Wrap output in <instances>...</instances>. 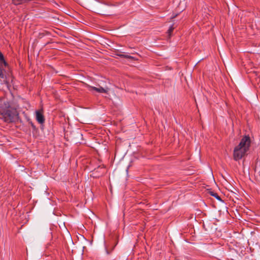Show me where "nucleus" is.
Segmentation results:
<instances>
[{"label":"nucleus","mask_w":260,"mask_h":260,"mask_svg":"<svg viewBox=\"0 0 260 260\" xmlns=\"http://www.w3.org/2000/svg\"><path fill=\"white\" fill-rule=\"evenodd\" d=\"M175 29V27L174 26V25H172L168 29L167 33L168 34V36L169 37H171L172 32L173 31L174 29Z\"/></svg>","instance_id":"nucleus-11"},{"label":"nucleus","mask_w":260,"mask_h":260,"mask_svg":"<svg viewBox=\"0 0 260 260\" xmlns=\"http://www.w3.org/2000/svg\"><path fill=\"white\" fill-rule=\"evenodd\" d=\"M210 194L214 197H215L216 199H217L219 201H221V198L218 195V194L216 192H214L213 191H210Z\"/></svg>","instance_id":"nucleus-10"},{"label":"nucleus","mask_w":260,"mask_h":260,"mask_svg":"<svg viewBox=\"0 0 260 260\" xmlns=\"http://www.w3.org/2000/svg\"><path fill=\"white\" fill-rule=\"evenodd\" d=\"M36 119L37 121L40 124H43L44 123L45 118L42 111H36Z\"/></svg>","instance_id":"nucleus-7"},{"label":"nucleus","mask_w":260,"mask_h":260,"mask_svg":"<svg viewBox=\"0 0 260 260\" xmlns=\"http://www.w3.org/2000/svg\"><path fill=\"white\" fill-rule=\"evenodd\" d=\"M251 140L249 136H245L241 140L238 145L239 147L245 148L248 150L250 146Z\"/></svg>","instance_id":"nucleus-4"},{"label":"nucleus","mask_w":260,"mask_h":260,"mask_svg":"<svg viewBox=\"0 0 260 260\" xmlns=\"http://www.w3.org/2000/svg\"><path fill=\"white\" fill-rule=\"evenodd\" d=\"M117 243L110 244L106 247V253L109 254H110L114 250L116 246Z\"/></svg>","instance_id":"nucleus-8"},{"label":"nucleus","mask_w":260,"mask_h":260,"mask_svg":"<svg viewBox=\"0 0 260 260\" xmlns=\"http://www.w3.org/2000/svg\"><path fill=\"white\" fill-rule=\"evenodd\" d=\"M8 67L9 64L6 61L3 54L0 51V78L4 79L6 77L5 70L4 68Z\"/></svg>","instance_id":"nucleus-3"},{"label":"nucleus","mask_w":260,"mask_h":260,"mask_svg":"<svg viewBox=\"0 0 260 260\" xmlns=\"http://www.w3.org/2000/svg\"><path fill=\"white\" fill-rule=\"evenodd\" d=\"M86 87L88 88V90L90 91L92 90H94L99 93H107L108 92V88L105 89L102 86H100L99 87H96L94 86H90L88 84H86Z\"/></svg>","instance_id":"nucleus-6"},{"label":"nucleus","mask_w":260,"mask_h":260,"mask_svg":"<svg viewBox=\"0 0 260 260\" xmlns=\"http://www.w3.org/2000/svg\"><path fill=\"white\" fill-rule=\"evenodd\" d=\"M105 173V167L104 165L99 166L97 168L95 169L92 175L93 177L98 178L103 176Z\"/></svg>","instance_id":"nucleus-5"},{"label":"nucleus","mask_w":260,"mask_h":260,"mask_svg":"<svg viewBox=\"0 0 260 260\" xmlns=\"http://www.w3.org/2000/svg\"><path fill=\"white\" fill-rule=\"evenodd\" d=\"M176 16H177V15L174 16L173 17H172V18H174L176 17Z\"/></svg>","instance_id":"nucleus-12"},{"label":"nucleus","mask_w":260,"mask_h":260,"mask_svg":"<svg viewBox=\"0 0 260 260\" xmlns=\"http://www.w3.org/2000/svg\"><path fill=\"white\" fill-rule=\"evenodd\" d=\"M116 55L117 56H119L121 57H123V58H128V59H133V60H134L135 59V57L132 56H131V55H127V54H125L123 53H117L116 54Z\"/></svg>","instance_id":"nucleus-9"},{"label":"nucleus","mask_w":260,"mask_h":260,"mask_svg":"<svg viewBox=\"0 0 260 260\" xmlns=\"http://www.w3.org/2000/svg\"><path fill=\"white\" fill-rule=\"evenodd\" d=\"M0 118L5 122L10 123L13 121L14 114L10 110H4L0 111Z\"/></svg>","instance_id":"nucleus-1"},{"label":"nucleus","mask_w":260,"mask_h":260,"mask_svg":"<svg viewBox=\"0 0 260 260\" xmlns=\"http://www.w3.org/2000/svg\"><path fill=\"white\" fill-rule=\"evenodd\" d=\"M248 150L237 146L234 150L233 157L236 161L241 159Z\"/></svg>","instance_id":"nucleus-2"}]
</instances>
